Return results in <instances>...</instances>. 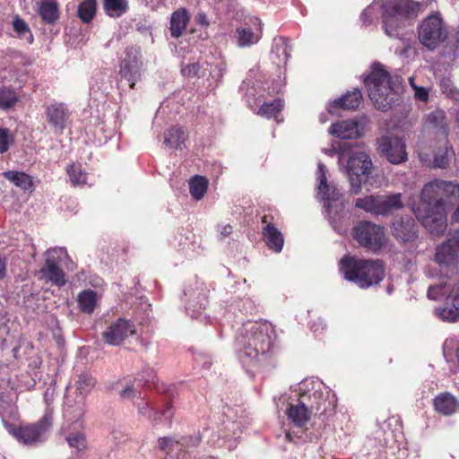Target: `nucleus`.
<instances>
[{
  "label": "nucleus",
  "mask_w": 459,
  "mask_h": 459,
  "mask_svg": "<svg viewBox=\"0 0 459 459\" xmlns=\"http://www.w3.org/2000/svg\"><path fill=\"white\" fill-rule=\"evenodd\" d=\"M275 338L274 327L267 321L244 324L235 342L238 360L246 368L267 360L275 348Z\"/></svg>",
  "instance_id": "nucleus-1"
},
{
  "label": "nucleus",
  "mask_w": 459,
  "mask_h": 459,
  "mask_svg": "<svg viewBox=\"0 0 459 459\" xmlns=\"http://www.w3.org/2000/svg\"><path fill=\"white\" fill-rule=\"evenodd\" d=\"M426 5L425 2L414 0H390L384 4L382 27L388 38L401 43L402 49H396V54L403 55L410 48L412 33L407 27L425 10Z\"/></svg>",
  "instance_id": "nucleus-2"
},
{
  "label": "nucleus",
  "mask_w": 459,
  "mask_h": 459,
  "mask_svg": "<svg viewBox=\"0 0 459 459\" xmlns=\"http://www.w3.org/2000/svg\"><path fill=\"white\" fill-rule=\"evenodd\" d=\"M417 34L419 42L430 51L444 45V56H452L455 58L459 54V30H450L438 12L428 15L419 22Z\"/></svg>",
  "instance_id": "nucleus-3"
},
{
  "label": "nucleus",
  "mask_w": 459,
  "mask_h": 459,
  "mask_svg": "<svg viewBox=\"0 0 459 459\" xmlns=\"http://www.w3.org/2000/svg\"><path fill=\"white\" fill-rule=\"evenodd\" d=\"M340 271L345 280L366 289L378 284L385 276L382 262L345 256L340 261Z\"/></svg>",
  "instance_id": "nucleus-4"
},
{
  "label": "nucleus",
  "mask_w": 459,
  "mask_h": 459,
  "mask_svg": "<svg viewBox=\"0 0 459 459\" xmlns=\"http://www.w3.org/2000/svg\"><path fill=\"white\" fill-rule=\"evenodd\" d=\"M364 82L369 99L379 110H387L399 99V93L393 85L389 73L378 64L372 65Z\"/></svg>",
  "instance_id": "nucleus-5"
},
{
  "label": "nucleus",
  "mask_w": 459,
  "mask_h": 459,
  "mask_svg": "<svg viewBox=\"0 0 459 459\" xmlns=\"http://www.w3.org/2000/svg\"><path fill=\"white\" fill-rule=\"evenodd\" d=\"M96 385V379L89 373H82L77 376L74 381V398L67 394L65 398L64 416L71 422L79 421L85 413V399Z\"/></svg>",
  "instance_id": "nucleus-6"
},
{
  "label": "nucleus",
  "mask_w": 459,
  "mask_h": 459,
  "mask_svg": "<svg viewBox=\"0 0 459 459\" xmlns=\"http://www.w3.org/2000/svg\"><path fill=\"white\" fill-rule=\"evenodd\" d=\"M459 184L453 181L435 179L424 185L418 205L446 207V199L456 195Z\"/></svg>",
  "instance_id": "nucleus-7"
},
{
  "label": "nucleus",
  "mask_w": 459,
  "mask_h": 459,
  "mask_svg": "<svg viewBox=\"0 0 459 459\" xmlns=\"http://www.w3.org/2000/svg\"><path fill=\"white\" fill-rule=\"evenodd\" d=\"M52 422V417L46 414L39 421L35 424L15 426L9 422H4V428L18 442L26 446H33L43 442L46 439V434Z\"/></svg>",
  "instance_id": "nucleus-8"
},
{
  "label": "nucleus",
  "mask_w": 459,
  "mask_h": 459,
  "mask_svg": "<svg viewBox=\"0 0 459 459\" xmlns=\"http://www.w3.org/2000/svg\"><path fill=\"white\" fill-rule=\"evenodd\" d=\"M355 206L374 215L387 216L394 211L402 209L403 203L400 193L388 195H370L358 198Z\"/></svg>",
  "instance_id": "nucleus-9"
},
{
  "label": "nucleus",
  "mask_w": 459,
  "mask_h": 459,
  "mask_svg": "<svg viewBox=\"0 0 459 459\" xmlns=\"http://www.w3.org/2000/svg\"><path fill=\"white\" fill-rule=\"evenodd\" d=\"M412 212L423 228L431 235L441 236L447 228L446 207L414 205Z\"/></svg>",
  "instance_id": "nucleus-10"
},
{
  "label": "nucleus",
  "mask_w": 459,
  "mask_h": 459,
  "mask_svg": "<svg viewBox=\"0 0 459 459\" xmlns=\"http://www.w3.org/2000/svg\"><path fill=\"white\" fill-rule=\"evenodd\" d=\"M371 168V159L365 152H357L349 157L345 171L355 193L360 190L361 184L370 174Z\"/></svg>",
  "instance_id": "nucleus-11"
},
{
  "label": "nucleus",
  "mask_w": 459,
  "mask_h": 459,
  "mask_svg": "<svg viewBox=\"0 0 459 459\" xmlns=\"http://www.w3.org/2000/svg\"><path fill=\"white\" fill-rule=\"evenodd\" d=\"M125 57L120 64V81L125 82L131 89L142 79L143 61L141 51L134 47L127 48Z\"/></svg>",
  "instance_id": "nucleus-12"
},
{
  "label": "nucleus",
  "mask_w": 459,
  "mask_h": 459,
  "mask_svg": "<svg viewBox=\"0 0 459 459\" xmlns=\"http://www.w3.org/2000/svg\"><path fill=\"white\" fill-rule=\"evenodd\" d=\"M353 237L359 244L370 250H379L385 243L384 228L370 221H362L353 229Z\"/></svg>",
  "instance_id": "nucleus-13"
},
{
  "label": "nucleus",
  "mask_w": 459,
  "mask_h": 459,
  "mask_svg": "<svg viewBox=\"0 0 459 459\" xmlns=\"http://www.w3.org/2000/svg\"><path fill=\"white\" fill-rule=\"evenodd\" d=\"M377 151L390 163L400 164L406 161L405 143L396 136H382L377 142Z\"/></svg>",
  "instance_id": "nucleus-14"
},
{
  "label": "nucleus",
  "mask_w": 459,
  "mask_h": 459,
  "mask_svg": "<svg viewBox=\"0 0 459 459\" xmlns=\"http://www.w3.org/2000/svg\"><path fill=\"white\" fill-rule=\"evenodd\" d=\"M435 260L439 266H454L459 260V231H450L448 238L436 249Z\"/></svg>",
  "instance_id": "nucleus-15"
},
{
  "label": "nucleus",
  "mask_w": 459,
  "mask_h": 459,
  "mask_svg": "<svg viewBox=\"0 0 459 459\" xmlns=\"http://www.w3.org/2000/svg\"><path fill=\"white\" fill-rule=\"evenodd\" d=\"M134 324L126 318H118L112 322L102 333L104 342L109 345L121 344L127 337L135 334Z\"/></svg>",
  "instance_id": "nucleus-16"
},
{
  "label": "nucleus",
  "mask_w": 459,
  "mask_h": 459,
  "mask_svg": "<svg viewBox=\"0 0 459 459\" xmlns=\"http://www.w3.org/2000/svg\"><path fill=\"white\" fill-rule=\"evenodd\" d=\"M309 385H314L312 383H302L299 385V397L304 402V404L312 413H324L327 411L331 403L327 401L324 394L314 388L310 389Z\"/></svg>",
  "instance_id": "nucleus-17"
},
{
  "label": "nucleus",
  "mask_w": 459,
  "mask_h": 459,
  "mask_svg": "<svg viewBox=\"0 0 459 459\" xmlns=\"http://www.w3.org/2000/svg\"><path fill=\"white\" fill-rule=\"evenodd\" d=\"M237 42L240 48H247L259 42L263 35V23L257 17L250 18L248 22L237 29Z\"/></svg>",
  "instance_id": "nucleus-18"
},
{
  "label": "nucleus",
  "mask_w": 459,
  "mask_h": 459,
  "mask_svg": "<svg viewBox=\"0 0 459 459\" xmlns=\"http://www.w3.org/2000/svg\"><path fill=\"white\" fill-rule=\"evenodd\" d=\"M326 171L325 166L319 162L316 172L318 180L317 195L324 200V208L326 212L330 213L333 207L332 203L339 201L342 195L336 187L327 184Z\"/></svg>",
  "instance_id": "nucleus-19"
},
{
  "label": "nucleus",
  "mask_w": 459,
  "mask_h": 459,
  "mask_svg": "<svg viewBox=\"0 0 459 459\" xmlns=\"http://www.w3.org/2000/svg\"><path fill=\"white\" fill-rule=\"evenodd\" d=\"M435 314L443 321H459V281L452 286L445 306L437 307Z\"/></svg>",
  "instance_id": "nucleus-20"
},
{
  "label": "nucleus",
  "mask_w": 459,
  "mask_h": 459,
  "mask_svg": "<svg viewBox=\"0 0 459 459\" xmlns=\"http://www.w3.org/2000/svg\"><path fill=\"white\" fill-rule=\"evenodd\" d=\"M417 226L411 216L395 218L391 225L392 235L402 242H413L417 238Z\"/></svg>",
  "instance_id": "nucleus-21"
},
{
  "label": "nucleus",
  "mask_w": 459,
  "mask_h": 459,
  "mask_svg": "<svg viewBox=\"0 0 459 459\" xmlns=\"http://www.w3.org/2000/svg\"><path fill=\"white\" fill-rule=\"evenodd\" d=\"M185 296L188 297L186 310L192 317H197L207 304L205 289L196 283L195 288L185 290Z\"/></svg>",
  "instance_id": "nucleus-22"
},
{
  "label": "nucleus",
  "mask_w": 459,
  "mask_h": 459,
  "mask_svg": "<svg viewBox=\"0 0 459 459\" xmlns=\"http://www.w3.org/2000/svg\"><path fill=\"white\" fill-rule=\"evenodd\" d=\"M328 132L341 139H356L363 134V126L356 120H343L332 125Z\"/></svg>",
  "instance_id": "nucleus-23"
},
{
  "label": "nucleus",
  "mask_w": 459,
  "mask_h": 459,
  "mask_svg": "<svg viewBox=\"0 0 459 459\" xmlns=\"http://www.w3.org/2000/svg\"><path fill=\"white\" fill-rule=\"evenodd\" d=\"M46 117L48 122L56 129L62 131L65 127L70 113L64 103L51 102L46 106Z\"/></svg>",
  "instance_id": "nucleus-24"
},
{
  "label": "nucleus",
  "mask_w": 459,
  "mask_h": 459,
  "mask_svg": "<svg viewBox=\"0 0 459 459\" xmlns=\"http://www.w3.org/2000/svg\"><path fill=\"white\" fill-rule=\"evenodd\" d=\"M134 404L137 406L138 412L145 417H148L153 425H158L161 422H170L172 418V411L170 406H168L163 411H152L150 409L149 403L142 397V394H139L137 401H134Z\"/></svg>",
  "instance_id": "nucleus-25"
},
{
  "label": "nucleus",
  "mask_w": 459,
  "mask_h": 459,
  "mask_svg": "<svg viewBox=\"0 0 459 459\" xmlns=\"http://www.w3.org/2000/svg\"><path fill=\"white\" fill-rule=\"evenodd\" d=\"M39 273L42 279L51 282L55 286L62 287L67 282L65 273L59 265L54 264L51 259L48 263H45Z\"/></svg>",
  "instance_id": "nucleus-26"
},
{
  "label": "nucleus",
  "mask_w": 459,
  "mask_h": 459,
  "mask_svg": "<svg viewBox=\"0 0 459 459\" xmlns=\"http://www.w3.org/2000/svg\"><path fill=\"white\" fill-rule=\"evenodd\" d=\"M287 415L289 420L297 427H304L311 417L309 409L306 407L299 396L297 403L290 404Z\"/></svg>",
  "instance_id": "nucleus-27"
},
{
  "label": "nucleus",
  "mask_w": 459,
  "mask_h": 459,
  "mask_svg": "<svg viewBox=\"0 0 459 459\" xmlns=\"http://www.w3.org/2000/svg\"><path fill=\"white\" fill-rule=\"evenodd\" d=\"M434 407L437 411L444 415H451L459 408L458 400L449 393H443L434 399Z\"/></svg>",
  "instance_id": "nucleus-28"
},
{
  "label": "nucleus",
  "mask_w": 459,
  "mask_h": 459,
  "mask_svg": "<svg viewBox=\"0 0 459 459\" xmlns=\"http://www.w3.org/2000/svg\"><path fill=\"white\" fill-rule=\"evenodd\" d=\"M263 238L268 247L277 253L282 250L284 238L281 232L272 223L263 230Z\"/></svg>",
  "instance_id": "nucleus-29"
},
{
  "label": "nucleus",
  "mask_w": 459,
  "mask_h": 459,
  "mask_svg": "<svg viewBox=\"0 0 459 459\" xmlns=\"http://www.w3.org/2000/svg\"><path fill=\"white\" fill-rule=\"evenodd\" d=\"M362 100V95L360 91L354 90L352 91L348 92L342 97L334 100L328 106V110L330 113L333 112V108H342L344 109H354L357 108Z\"/></svg>",
  "instance_id": "nucleus-30"
},
{
  "label": "nucleus",
  "mask_w": 459,
  "mask_h": 459,
  "mask_svg": "<svg viewBox=\"0 0 459 459\" xmlns=\"http://www.w3.org/2000/svg\"><path fill=\"white\" fill-rule=\"evenodd\" d=\"M433 167L446 169L455 156V152L446 140H443L439 146L434 151Z\"/></svg>",
  "instance_id": "nucleus-31"
},
{
  "label": "nucleus",
  "mask_w": 459,
  "mask_h": 459,
  "mask_svg": "<svg viewBox=\"0 0 459 459\" xmlns=\"http://www.w3.org/2000/svg\"><path fill=\"white\" fill-rule=\"evenodd\" d=\"M189 15L185 8L178 9L171 14L170 18V33L173 38L182 36L186 29Z\"/></svg>",
  "instance_id": "nucleus-32"
},
{
  "label": "nucleus",
  "mask_w": 459,
  "mask_h": 459,
  "mask_svg": "<svg viewBox=\"0 0 459 459\" xmlns=\"http://www.w3.org/2000/svg\"><path fill=\"white\" fill-rule=\"evenodd\" d=\"M76 300L79 309L82 313L90 315L94 312L99 297L95 290H84L78 294Z\"/></svg>",
  "instance_id": "nucleus-33"
},
{
  "label": "nucleus",
  "mask_w": 459,
  "mask_h": 459,
  "mask_svg": "<svg viewBox=\"0 0 459 459\" xmlns=\"http://www.w3.org/2000/svg\"><path fill=\"white\" fill-rule=\"evenodd\" d=\"M136 381V379H134V381L127 379H119L114 384H112L110 388L118 389L119 395L122 399H130L133 401L134 399L137 400V398L139 397V394L141 393L138 392V390L134 386Z\"/></svg>",
  "instance_id": "nucleus-34"
},
{
  "label": "nucleus",
  "mask_w": 459,
  "mask_h": 459,
  "mask_svg": "<svg viewBox=\"0 0 459 459\" xmlns=\"http://www.w3.org/2000/svg\"><path fill=\"white\" fill-rule=\"evenodd\" d=\"M291 48L290 46L289 39L284 37H278L273 39V54H274L277 58V64L285 65L289 58L290 57Z\"/></svg>",
  "instance_id": "nucleus-35"
},
{
  "label": "nucleus",
  "mask_w": 459,
  "mask_h": 459,
  "mask_svg": "<svg viewBox=\"0 0 459 459\" xmlns=\"http://www.w3.org/2000/svg\"><path fill=\"white\" fill-rule=\"evenodd\" d=\"M65 432V437L71 448L76 449L78 452L84 451L87 448V440L83 431L75 429H65L63 428Z\"/></svg>",
  "instance_id": "nucleus-36"
},
{
  "label": "nucleus",
  "mask_w": 459,
  "mask_h": 459,
  "mask_svg": "<svg viewBox=\"0 0 459 459\" xmlns=\"http://www.w3.org/2000/svg\"><path fill=\"white\" fill-rule=\"evenodd\" d=\"M4 177L12 182L15 186L22 190H29L33 186V181L30 176L24 172L8 170L3 173Z\"/></svg>",
  "instance_id": "nucleus-37"
},
{
  "label": "nucleus",
  "mask_w": 459,
  "mask_h": 459,
  "mask_svg": "<svg viewBox=\"0 0 459 459\" xmlns=\"http://www.w3.org/2000/svg\"><path fill=\"white\" fill-rule=\"evenodd\" d=\"M53 260L54 264H65L68 269H73V262L67 255L66 249L64 247L49 248L46 253V261Z\"/></svg>",
  "instance_id": "nucleus-38"
},
{
  "label": "nucleus",
  "mask_w": 459,
  "mask_h": 459,
  "mask_svg": "<svg viewBox=\"0 0 459 459\" xmlns=\"http://www.w3.org/2000/svg\"><path fill=\"white\" fill-rule=\"evenodd\" d=\"M185 140L186 133L179 126H173L164 134V144L169 148L181 149Z\"/></svg>",
  "instance_id": "nucleus-39"
},
{
  "label": "nucleus",
  "mask_w": 459,
  "mask_h": 459,
  "mask_svg": "<svg viewBox=\"0 0 459 459\" xmlns=\"http://www.w3.org/2000/svg\"><path fill=\"white\" fill-rule=\"evenodd\" d=\"M103 9L109 17L117 18L128 10L127 0H103Z\"/></svg>",
  "instance_id": "nucleus-40"
},
{
  "label": "nucleus",
  "mask_w": 459,
  "mask_h": 459,
  "mask_svg": "<svg viewBox=\"0 0 459 459\" xmlns=\"http://www.w3.org/2000/svg\"><path fill=\"white\" fill-rule=\"evenodd\" d=\"M208 187V180L202 176H195L189 180L190 194L195 200H201Z\"/></svg>",
  "instance_id": "nucleus-41"
},
{
  "label": "nucleus",
  "mask_w": 459,
  "mask_h": 459,
  "mask_svg": "<svg viewBox=\"0 0 459 459\" xmlns=\"http://www.w3.org/2000/svg\"><path fill=\"white\" fill-rule=\"evenodd\" d=\"M39 14L48 22H54L58 17L57 5L54 0H44L39 6Z\"/></svg>",
  "instance_id": "nucleus-42"
},
{
  "label": "nucleus",
  "mask_w": 459,
  "mask_h": 459,
  "mask_svg": "<svg viewBox=\"0 0 459 459\" xmlns=\"http://www.w3.org/2000/svg\"><path fill=\"white\" fill-rule=\"evenodd\" d=\"M97 1L84 0L78 6V16L85 23L90 22L96 13Z\"/></svg>",
  "instance_id": "nucleus-43"
},
{
  "label": "nucleus",
  "mask_w": 459,
  "mask_h": 459,
  "mask_svg": "<svg viewBox=\"0 0 459 459\" xmlns=\"http://www.w3.org/2000/svg\"><path fill=\"white\" fill-rule=\"evenodd\" d=\"M282 107V100L281 99H274L271 102H264L259 108L258 114L263 117L271 118L276 117Z\"/></svg>",
  "instance_id": "nucleus-44"
},
{
  "label": "nucleus",
  "mask_w": 459,
  "mask_h": 459,
  "mask_svg": "<svg viewBox=\"0 0 459 459\" xmlns=\"http://www.w3.org/2000/svg\"><path fill=\"white\" fill-rule=\"evenodd\" d=\"M426 123L432 128L444 129L446 125L444 110L436 109L429 113L426 118Z\"/></svg>",
  "instance_id": "nucleus-45"
},
{
  "label": "nucleus",
  "mask_w": 459,
  "mask_h": 459,
  "mask_svg": "<svg viewBox=\"0 0 459 459\" xmlns=\"http://www.w3.org/2000/svg\"><path fill=\"white\" fill-rule=\"evenodd\" d=\"M66 170L74 186L84 184L86 182V175L82 170L80 164L73 163L67 167Z\"/></svg>",
  "instance_id": "nucleus-46"
},
{
  "label": "nucleus",
  "mask_w": 459,
  "mask_h": 459,
  "mask_svg": "<svg viewBox=\"0 0 459 459\" xmlns=\"http://www.w3.org/2000/svg\"><path fill=\"white\" fill-rule=\"evenodd\" d=\"M18 99L14 91L3 88L0 90V108L3 109H7L12 108Z\"/></svg>",
  "instance_id": "nucleus-47"
},
{
  "label": "nucleus",
  "mask_w": 459,
  "mask_h": 459,
  "mask_svg": "<svg viewBox=\"0 0 459 459\" xmlns=\"http://www.w3.org/2000/svg\"><path fill=\"white\" fill-rule=\"evenodd\" d=\"M441 91L449 98H459V91L454 85L450 76H444L439 82Z\"/></svg>",
  "instance_id": "nucleus-48"
},
{
  "label": "nucleus",
  "mask_w": 459,
  "mask_h": 459,
  "mask_svg": "<svg viewBox=\"0 0 459 459\" xmlns=\"http://www.w3.org/2000/svg\"><path fill=\"white\" fill-rule=\"evenodd\" d=\"M13 27L21 37H23L29 43H32L33 36L28 24L22 19L16 17L13 22Z\"/></svg>",
  "instance_id": "nucleus-49"
},
{
  "label": "nucleus",
  "mask_w": 459,
  "mask_h": 459,
  "mask_svg": "<svg viewBox=\"0 0 459 459\" xmlns=\"http://www.w3.org/2000/svg\"><path fill=\"white\" fill-rule=\"evenodd\" d=\"M13 143V137L6 128H0V153L6 152Z\"/></svg>",
  "instance_id": "nucleus-50"
},
{
  "label": "nucleus",
  "mask_w": 459,
  "mask_h": 459,
  "mask_svg": "<svg viewBox=\"0 0 459 459\" xmlns=\"http://www.w3.org/2000/svg\"><path fill=\"white\" fill-rule=\"evenodd\" d=\"M159 446L161 450L171 453L179 449V442L170 437H162L159 440Z\"/></svg>",
  "instance_id": "nucleus-51"
},
{
  "label": "nucleus",
  "mask_w": 459,
  "mask_h": 459,
  "mask_svg": "<svg viewBox=\"0 0 459 459\" xmlns=\"http://www.w3.org/2000/svg\"><path fill=\"white\" fill-rule=\"evenodd\" d=\"M445 287L446 283L443 282L429 285L428 289V297L431 299H437L440 296L446 293Z\"/></svg>",
  "instance_id": "nucleus-52"
},
{
  "label": "nucleus",
  "mask_w": 459,
  "mask_h": 459,
  "mask_svg": "<svg viewBox=\"0 0 459 459\" xmlns=\"http://www.w3.org/2000/svg\"><path fill=\"white\" fill-rule=\"evenodd\" d=\"M346 144L338 143L335 146L333 145L331 149L325 150V153L329 156H333L334 154L338 155L339 163H341L342 160L344 158L346 152Z\"/></svg>",
  "instance_id": "nucleus-53"
},
{
  "label": "nucleus",
  "mask_w": 459,
  "mask_h": 459,
  "mask_svg": "<svg viewBox=\"0 0 459 459\" xmlns=\"http://www.w3.org/2000/svg\"><path fill=\"white\" fill-rule=\"evenodd\" d=\"M200 435L195 434L193 436L182 437L179 442V448L196 446L200 442Z\"/></svg>",
  "instance_id": "nucleus-54"
},
{
  "label": "nucleus",
  "mask_w": 459,
  "mask_h": 459,
  "mask_svg": "<svg viewBox=\"0 0 459 459\" xmlns=\"http://www.w3.org/2000/svg\"><path fill=\"white\" fill-rule=\"evenodd\" d=\"M414 97L416 100L426 102L429 100V89L413 85Z\"/></svg>",
  "instance_id": "nucleus-55"
},
{
  "label": "nucleus",
  "mask_w": 459,
  "mask_h": 459,
  "mask_svg": "<svg viewBox=\"0 0 459 459\" xmlns=\"http://www.w3.org/2000/svg\"><path fill=\"white\" fill-rule=\"evenodd\" d=\"M200 65L198 63L188 64L182 68V74L185 76L195 77L198 75Z\"/></svg>",
  "instance_id": "nucleus-56"
},
{
  "label": "nucleus",
  "mask_w": 459,
  "mask_h": 459,
  "mask_svg": "<svg viewBox=\"0 0 459 459\" xmlns=\"http://www.w3.org/2000/svg\"><path fill=\"white\" fill-rule=\"evenodd\" d=\"M373 15L372 6H368L360 14V20L364 24H369Z\"/></svg>",
  "instance_id": "nucleus-57"
},
{
  "label": "nucleus",
  "mask_w": 459,
  "mask_h": 459,
  "mask_svg": "<svg viewBox=\"0 0 459 459\" xmlns=\"http://www.w3.org/2000/svg\"><path fill=\"white\" fill-rule=\"evenodd\" d=\"M145 373H146V377H143L141 379H139L138 385H144V384L153 381V379L155 377L154 372L152 369H147Z\"/></svg>",
  "instance_id": "nucleus-58"
},
{
  "label": "nucleus",
  "mask_w": 459,
  "mask_h": 459,
  "mask_svg": "<svg viewBox=\"0 0 459 459\" xmlns=\"http://www.w3.org/2000/svg\"><path fill=\"white\" fill-rule=\"evenodd\" d=\"M6 274V260L0 255V280Z\"/></svg>",
  "instance_id": "nucleus-59"
},
{
  "label": "nucleus",
  "mask_w": 459,
  "mask_h": 459,
  "mask_svg": "<svg viewBox=\"0 0 459 459\" xmlns=\"http://www.w3.org/2000/svg\"><path fill=\"white\" fill-rule=\"evenodd\" d=\"M330 222L333 225V228L334 229V230H336L339 234L342 235L347 232V227L336 225L333 220H330Z\"/></svg>",
  "instance_id": "nucleus-60"
},
{
  "label": "nucleus",
  "mask_w": 459,
  "mask_h": 459,
  "mask_svg": "<svg viewBox=\"0 0 459 459\" xmlns=\"http://www.w3.org/2000/svg\"><path fill=\"white\" fill-rule=\"evenodd\" d=\"M232 227L230 224H226L221 227L220 233L226 237L231 233Z\"/></svg>",
  "instance_id": "nucleus-61"
},
{
  "label": "nucleus",
  "mask_w": 459,
  "mask_h": 459,
  "mask_svg": "<svg viewBox=\"0 0 459 459\" xmlns=\"http://www.w3.org/2000/svg\"><path fill=\"white\" fill-rule=\"evenodd\" d=\"M54 390L48 389L45 393V401L48 404H49L51 397L53 396Z\"/></svg>",
  "instance_id": "nucleus-62"
},
{
  "label": "nucleus",
  "mask_w": 459,
  "mask_h": 459,
  "mask_svg": "<svg viewBox=\"0 0 459 459\" xmlns=\"http://www.w3.org/2000/svg\"><path fill=\"white\" fill-rule=\"evenodd\" d=\"M409 82H410V84H411V86L412 88H413V85H416V84H415V82H414V78L411 77V78L409 79Z\"/></svg>",
  "instance_id": "nucleus-63"
},
{
  "label": "nucleus",
  "mask_w": 459,
  "mask_h": 459,
  "mask_svg": "<svg viewBox=\"0 0 459 459\" xmlns=\"http://www.w3.org/2000/svg\"><path fill=\"white\" fill-rule=\"evenodd\" d=\"M420 160H421L422 162H425V163H426V160H424V158L422 157V155H421V154L420 155Z\"/></svg>",
  "instance_id": "nucleus-64"
}]
</instances>
